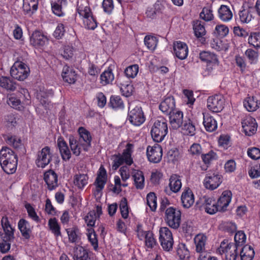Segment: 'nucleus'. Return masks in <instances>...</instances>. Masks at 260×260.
<instances>
[{"instance_id": "2", "label": "nucleus", "mask_w": 260, "mask_h": 260, "mask_svg": "<svg viewBox=\"0 0 260 260\" xmlns=\"http://www.w3.org/2000/svg\"><path fill=\"white\" fill-rule=\"evenodd\" d=\"M77 12L86 28L94 30L98 22L86 0H78Z\"/></svg>"}, {"instance_id": "46", "label": "nucleus", "mask_w": 260, "mask_h": 260, "mask_svg": "<svg viewBox=\"0 0 260 260\" xmlns=\"http://www.w3.org/2000/svg\"><path fill=\"white\" fill-rule=\"evenodd\" d=\"M5 140L8 144L13 147L14 148H20L22 145L21 139L16 136H6Z\"/></svg>"}, {"instance_id": "37", "label": "nucleus", "mask_w": 260, "mask_h": 260, "mask_svg": "<svg viewBox=\"0 0 260 260\" xmlns=\"http://www.w3.org/2000/svg\"><path fill=\"white\" fill-rule=\"evenodd\" d=\"M218 16L223 21H229L233 18V13L230 8L225 5H221L219 8Z\"/></svg>"}, {"instance_id": "59", "label": "nucleus", "mask_w": 260, "mask_h": 260, "mask_svg": "<svg viewBox=\"0 0 260 260\" xmlns=\"http://www.w3.org/2000/svg\"><path fill=\"white\" fill-rule=\"evenodd\" d=\"M200 18L206 21H209L213 19L214 16L212 10L210 7H204L200 14Z\"/></svg>"}, {"instance_id": "19", "label": "nucleus", "mask_w": 260, "mask_h": 260, "mask_svg": "<svg viewBox=\"0 0 260 260\" xmlns=\"http://www.w3.org/2000/svg\"><path fill=\"white\" fill-rule=\"evenodd\" d=\"M232 193L230 190H224L219 198L217 203L221 212H224L231 202Z\"/></svg>"}, {"instance_id": "43", "label": "nucleus", "mask_w": 260, "mask_h": 260, "mask_svg": "<svg viewBox=\"0 0 260 260\" xmlns=\"http://www.w3.org/2000/svg\"><path fill=\"white\" fill-rule=\"evenodd\" d=\"M88 177L87 174H77L74 176L75 185L80 189H82L88 183Z\"/></svg>"}, {"instance_id": "33", "label": "nucleus", "mask_w": 260, "mask_h": 260, "mask_svg": "<svg viewBox=\"0 0 260 260\" xmlns=\"http://www.w3.org/2000/svg\"><path fill=\"white\" fill-rule=\"evenodd\" d=\"M16 83L10 77L0 76V87L9 91L16 89Z\"/></svg>"}, {"instance_id": "50", "label": "nucleus", "mask_w": 260, "mask_h": 260, "mask_svg": "<svg viewBox=\"0 0 260 260\" xmlns=\"http://www.w3.org/2000/svg\"><path fill=\"white\" fill-rule=\"evenodd\" d=\"M177 253L180 259H185L189 257L190 253L186 245L184 243H180L178 245Z\"/></svg>"}, {"instance_id": "58", "label": "nucleus", "mask_w": 260, "mask_h": 260, "mask_svg": "<svg viewBox=\"0 0 260 260\" xmlns=\"http://www.w3.org/2000/svg\"><path fill=\"white\" fill-rule=\"evenodd\" d=\"M25 208L26 209L28 216L32 220L38 223L40 221L39 217L38 216L34 208L29 203L25 205Z\"/></svg>"}, {"instance_id": "32", "label": "nucleus", "mask_w": 260, "mask_h": 260, "mask_svg": "<svg viewBox=\"0 0 260 260\" xmlns=\"http://www.w3.org/2000/svg\"><path fill=\"white\" fill-rule=\"evenodd\" d=\"M73 253L74 260H90L88 250L82 246L79 245L75 246Z\"/></svg>"}, {"instance_id": "26", "label": "nucleus", "mask_w": 260, "mask_h": 260, "mask_svg": "<svg viewBox=\"0 0 260 260\" xmlns=\"http://www.w3.org/2000/svg\"><path fill=\"white\" fill-rule=\"evenodd\" d=\"M181 200L184 208H189L193 204L194 197L190 188H188L183 191Z\"/></svg>"}, {"instance_id": "60", "label": "nucleus", "mask_w": 260, "mask_h": 260, "mask_svg": "<svg viewBox=\"0 0 260 260\" xmlns=\"http://www.w3.org/2000/svg\"><path fill=\"white\" fill-rule=\"evenodd\" d=\"M138 65L133 64L127 67L124 70V73L127 77L134 78L138 74Z\"/></svg>"}, {"instance_id": "13", "label": "nucleus", "mask_w": 260, "mask_h": 260, "mask_svg": "<svg viewBox=\"0 0 260 260\" xmlns=\"http://www.w3.org/2000/svg\"><path fill=\"white\" fill-rule=\"evenodd\" d=\"M146 153L147 158L150 162L157 163L161 159L162 149L159 144H155L153 146L147 147Z\"/></svg>"}, {"instance_id": "18", "label": "nucleus", "mask_w": 260, "mask_h": 260, "mask_svg": "<svg viewBox=\"0 0 260 260\" xmlns=\"http://www.w3.org/2000/svg\"><path fill=\"white\" fill-rule=\"evenodd\" d=\"M169 120L171 127L173 129H177L181 127L183 122V112L175 110L169 115Z\"/></svg>"}, {"instance_id": "28", "label": "nucleus", "mask_w": 260, "mask_h": 260, "mask_svg": "<svg viewBox=\"0 0 260 260\" xmlns=\"http://www.w3.org/2000/svg\"><path fill=\"white\" fill-rule=\"evenodd\" d=\"M132 177L134 180V184L137 189H142L144 187L145 178L141 171L134 170L132 173Z\"/></svg>"}, {"instance_id": "49", "label": "nucleus", "mask_w": 260, "mask_h": 260, "mask_svg": "<svg viewBox=\"0 0 260 260\" xmlns=\"http://www.w3.org/2000/svg\"><path fill=\"white\" fill-rule=\"evenodd\" d=\"M145 246L147 248L152 249L157 245L156 239L152 232L147 231L145 238Z\"/></svg>"}, {"instance_id": "4", "label": "nucleus", "mask_w": 260, "mask_h": 260, "mask_svg": "<svg viewBox=\"0 0 260 260\" xmlns=\"http://www.w3.org/2000/svg\"><path fill=\"white\" fill-rule=\"evenodd\" d=\"M134 145L132 143H127L122 153L115 154L111 156L112 160L111 166L113 170H116L121 165L125 164L131 166L133 164L132 154L134 152Z\"/></svg>"}, {"instance_id": "3", "label": "nucleus", "mask_w": 260, "mask_h": 260, "mask_svg": "<svg viewBox=\"0 0 260 260\" xmlns=\"http://www.w3.org/2000/svg\"><path fill=\"white\" fill-rule=\"evenodd\" d=\"M0 164L6 173H15L17 166V155L10 148L3 147L0 151Z\"/></svg>"}, {"instance_id": "64", "label": "nucleus", "mask_w": 260, "mask_h": 260, "mask_svg": "<svg viewBox=\"0 0 260 260\" xmlns=\"http://www.w3.org/2000/svg\"><path fill=\"white\" fill-rule=\"evenodd\" d=\"M188 151L192 156H199L202 155V148L200 144L193 143L190 146Z\"/></svg>"}, {"instance_id": "16", "label": "nucleus", "mask_w": 260, "mask_h": 260, "mask_svg": "<svg viewBox=\"0 0 260 260\" xmlns=\"http://www.w3.org/2000/svg\"><path fill=\"white\" fill-rule=\"evenodd\" d=\"M181 186L182 183L180 176L173 174L171 176L169 179V188L166 187L165 191L167 194L171 195L172 192H178L180 190Z\"/></svg>"}, {"instance_id": "15", "label": "nucleus", "mask_w": 260, "mask_h": 260, "mask_svg": "<svg viewBox=\"0 0 260 260\" xmlns=\"http://www.w3.org/2000/svg\"><path fill=\"white\" fill-rule=\"evenodd\" d=\"M173 51L175 55L180 60L185 59L187 57L188 48L186 44L184 42L181 41L174 42Z\"/></svg>"}, {"instance_id": "40", "label": "nucleus", "mask_w": 260, "mask_h": 260, "mask_svg": "<svg viewBox=\"0 0 260 260\" xmlns=\"http://www.w3.org/2000/svg\"><path fill=\"white\" fill-rule=\"evenodd\" d=\"M1 223L4 231L3 234L11 237H14V229L12 228L7 216H3L2 217Z\"/></svg>"}, {"instance_id": "29", "label": "nucleus", "mask_w": 260, "mask_h": 260, "mask_svg": "<svg viewBox=\"0 0 260 260\" xmlns=\"http://www.w3.org/2000/svg\"><path fill=\"white\" fill-rule=\"evenodd\" d=\"M243 105L248 111L253 112L259 107L260 101L256 96H248L244 100Z\"/></svg>"}, {"instance_id": "24", "label": "nucleus", "mask_w": 260, "mask_h": 260, "mask_svg": "<svg viewBox=\"0 0 260 260\" xmlns=\"http://www.w3.org/2000/svg\"><path fill=\"white\" fill-rule=\"evenodd\" d=\"M61 76L63 80L69 84L75 83L77 80V74L74 70L67 65L62 69Z\"/></svg>"}, {"instance_id": "48", "label": "nucleus", "mask_w": 260, "mask_h": 260, "mask_svg": "<svg viewBox=\"0 0 260 260\" xmlns=\"http://www.w3.org/2000/svg\"><path fill=\"white\" fill-rule=\"evenodd\" d=\"M158 43L157 38L153 36H146L144 38V43L150 50L153 51L156 48Z\"/></svg>"}, {"instance_id": "5", "label": "nucleus", "mask_w": 260, "mask_h": 260, "mask_svg": "<svg viewBox=\"0 0 260 260\" xmlns=\"http://www.w3.org/2000/svg\"><path fill=\"white\" fill-rule=\"evenodd\" d=\"M168 132L167 120L162 117L156 119L152 126L151 134L153 140L156 142H161Z\"/></svg>"}, {"instance_id": "63", "label": "nucleus", "mask_w": 260, "mask_h": 260, "mask_svg": "<svg viewBox=\"0 0 260 260\" xmlns=\"http://www.w3.org/2000/svg\"><path fill=\"white\" fill-rule=\"evenodd\" d=\"M159 241L173 238L171 231L167 227H162L159 229Z\"/></svg>"}, {"instance_id": "22", "label": "nucleus", "mask_w": 260, "mask_h": 260, "mask_svg": "<svg viewBox=\"0 0 260 260\" xmlns=\"http://www.w3.org/2000/svg\"><path fill=\"white\" fill-rule=\"evenodd\" d=\"M193 29L195 36L204 43L206 40L204 36L206 34L204 23L200 20H196L193 22Z\"/></svg>"}, {"instance_id": "44", "label": "nucleus", "mask_w": 260, "mask_h": 260, "mask_svg": "<svg viewBox=\"0 0 260 260\" xmlns=\"http://www.w3.org/2000/svg\"><path fill=\"white\" fill-rule=\"evenodd\" d=\"M240 20L242 23H249L253 18L252 9L248 8L243 9L239 13Z\"/></svg>"}, {"instance_id": "35", "label": "nucleus", "mask_w": 260, "mask_h": 260, "mask_svg": "<svg viewBox=\"0 0 260 260\" xmlns=\"http://www.w3.org/2000/svg\"><path fill=\"white\" fill-rule=\"evenodd\" d=\"M204 209L205 211L210 214H214L218 211L221 212L217 205V203L210 198L205 199Z\"/></svg>"}, {"instance_id": "10", "label": "nucleus", "mask_w": 260, "mask_h": 260, "mask_svg": "<svg viewBox=\"0 0 260 260\" xmlns=\"http://www.w3.org/2000/svg\"><path fill=\"white\" fill-rule=\"evenodd\" d=\"M238 248L234 243H228L224 240L221 242L218 251L221 254H225V260H236Z\"/></svg>"}, {"instance_id": "12", "label": "nucleus", "mask_w": 260, "mask_h": 260, "mask_svg": "<svg viewBox=\"0 0 260 260\" xmlns=\"http://www.w3.org/2000/svg\"><path fill=\"white\" fill-rule=\"evenodd\" d=\"M224 100L221 95L209 96L207 100V108L212 112L217 113L224 107Z\"/></svg>"}, {"instance_id": "51", "label": "nucleus", "mask_w": 260, "mask_h": 260, "mask_svg": "<svg viewBox=\"0 0 260 260\" xmlns=\"http://www.w3.org/2000/svg\"><path fill=\"white\" fill-rule=\"evenodd\" d=\"M69 237V240L71 243H75L79 238V230L76 226L72 227L66 229Z\"/></svg>"}, {"instance_id": "57", "label": "nucleus", "mask_w": 260, "mask_h": 260, "mask_svg": "<svg viewBox=\"0 0 260 260\" xmlns=\"http://www.w3.org/2000/svg\"><path fill=\"white\" fill-rule=\"evenodd\" d=\"M87 236L94 249L96 250L98 248V241L94 230L92 228L88 229Z\"/></svg>"}, {"instance_id": "20", "label": "nucleus", "mask_w": 260, "mask_h": 260, "mask_svg": "<svg viewBox=\"0 0 260 260\" xmlns=\"http://www.w3.org/2000/svg\"><path fill=\"white\" fill-rule=\"evenodd\" d=\"M44 179L50 190L55 189L58 186V176L53 170H49L44 174Z\"/></svg>"}, {"instance_id": "61", "label": "nucleus", "mask_w": 260, "mask_h": 260, "mask_svg": "<svg viewBox=\"0 0 260 260\" xmlns=\"http://www.w3.org/2000/svg\"><path fill=\"white\" fill-rule=\"evenodd\" d=\"M98 217L96 216V213L94 210L89 211L85 217L84 220L87 223V226L93 227Z\"/></svg>"}, {"instance_id": "8", "label": "nucleus", "mask_w": 260, "mask_h": 260, "mask_svg": "<svg viewBox=\"0 0 260 260\" xmlns=\"http://www.w3.org/2000/svg\"><path fill=\"white\" fill-rule=\"evenodd\" d=\"M181 213L179 210L170 207L165 211V220L167 224L172 229H178L181 223Z\"/></svg>"}, {"instance_id": "30", "label": "nucleus", "mask_w": 260, "mask_h": 260, "mask_svg": "<svg viewBox=\"0 0 260 260\" xmlns=\"http://www.w3.org/2000/svg\"><path fill=\"white\" fill-rule=\"evenodd\" d=\"M14 239V237L6 235L0 232V251L2 253H6L10 250L11 242Z\"/></svg>"}, {"instance_id": "14", "label": "nucleus", "mask_w": 260, "mask_h": 260, "mask_svg": "<svg viewBox=\"0 0 260 260\" xmlns=\"http://www.w3.org/2000/svg\"><path fill=\"white\" fill-rule=\"evenodd\" d=\"M243 131L246 135H253L257 129V123L254 118L251 116H246L241 122Z\"/></svg>"}, {"instance_id": "39", "label": "nucleus", "mask_w": 260, "mask_h": 260, "mask_svg": "<svg viewBox=\"0 0 260 260\" xmlns=\"http://www.w3.org/2000/svg\"><path fill=\"white\" fill-rule=\"evenodd\" d=\"M207 238L203 234H198L194 238L197 252L203 253L205 249Z\"/></svg>"}, {"instance_id": "9", "label": "nucleus", "mask_w": 260, "mask_h": 260, "mask_svg": "<svg viewBox=\"0 0 260 260\" xmlns=\"http://www.w3.org/2000/svg\"><path fill=\"white\" fill-rule=\"evenodd\" d=\"M29 69L27 65L21 61H16L10 70L11 76L20 81L25 80L28 76Z\"/></svg>"}, {"instance_id": "38", "label": "nucleus", "mask_w": 260, "mask_h": 260, "mask_svg": "<svg viewBox=\"0 0 260 260\" xmlns=\"http://www.w3.org/2000/svg\"><path fill=\"white\" fill-rule=\"evenodd\" d=\"M48 225L50 231L56 237L61 236L60 225L56 218H50Z\"/></svg>"}, {"instance_id": "34", "label": "nucleus", "mask_w": 260, "mask_h": 260, "mask_svg": "<svg viewBox=\"0 0 260 260\" xmlns=\"http://www.w3.org/2000/svg\"><path fill=\"white\" fill-rule=\"evenodd\" d=\"M181 126L184 135L190 136H193L195 135L196 126L194 123L190 119L184 120Z\"/></svg>"}, {"instance_id": "55", "label": "nucleus", "mask_w": 260, "mask_h": 260, "mask_svg": "<svg viewBox=\"0 0 260 260\" xmlns=\"http://www.w3.org/2000/svg\"><path fill=\"white\" fill-rule=\"evenodd\" d=\"M235 243L237 247L243 246L246 240V236L244 232L240 231L237 232L234 237Z\"/></svg>"}, {"instance_id": "31", "label": "nucleus", "mask_w": 260, "mask_h": 260, "mask_svg": "<svg viewBox=\"0 0 260 260\" xmlns=\"http://www.w3.org/2000/svg\"><path fill=\"white\" fill-rule=\"evenodd\" d=\"M23 10L25 15L30 16L38 9V0H23Z\"/></svg>"}, {"instance_id": "42", "label": "nucleus", "mask_w": 260, "mask_h": 260, "mask_svg": "<svg viewBox=\"0 0 260 260\" xmlns=\"http://www.w3.org/2000/svg\"><path fill=\"white\" fill-rule=\"evenodd\" d=\"M114 76L111 69L105 70L100 76V83L103 85H106L114 80Z\"/></svg>"}, {"instance_id": "6", "label": "nucleus", "mask_w": 260, "mask_h": 260, "mask_svg": "<svg viewBox=\"0 0 260 260\" xmlns=\"http://www.w3.org/2000/svg\"><path fill=\"white\" fill-rule=\"evenodd\" d=\"M127 120L135 126H139L144 123L146 117L142 107L133 103L129 104Z\"/></svg>"}, {"instance_id": "27", "label": "nucleus", "mask_w": 260, "mask_h": 260, "mask_svg": "<svg viewBox=\"0 0 260 260\" xmlns=\"http://www.w3.org/2000/svg\"><path fill=\"white\" fill-rule=\"evenodd\" d=\"M203 125L206 131L213 132L217 128V122L214 117L209 114H203Z\"/></svg>"}, {"instance_id": "56", "label": "nucleus", "mask_w": 260, "mask_h": 260, "mask_svg": "<svg viewBox=\"0 0 260 260\" xmlns=\"http://www.w3.org/2000/svg\"><path fill=\"white\" fill-rule=\"evenodd\" d=\"M245 55L251 64L256 63L258 60V52L252 49H248L245 52Z\"/></svg>"}, {"instance_id": "47", "label": "nucleus", "mask_w": 260, "mask_h": 260, "mask_svg": "<svg viewBox=\"0 0 260 260\" xmlns=\"http://www.w3.org/2000/svg\"><path fill=\"white\" fill-rule=\"evenodd\" d=\"M66 0H51V4L53 12L57 16H61L62 15L61 6L65 4Z\"/></svg>"}, {"instance_id": "62", "label": "nucleus", "mask_w": 260, "mask_h": 260, "mask_svg": "<svg viewBox=\"0 0 260 260\" xmlns=\"http://www.w3.org/2000/svg\"><path fill=\"white\" fill-rule=\"evenodd\" d=\"M157 199L154 192H150L147 196V204L152 211H155L157 207Z\"/></svg>"}, {"instance_id": "23", "label": "nucleus", "mask_w": 260, "mask_h": 260, "mask_svg": "<svg viewBox=\"0 0 260 260\" xmlns=\"http://www.w3.org/2000/svg\"><path fill=\"white\" fill-rule=\"evenodd\" d=\"M57 146L62 159L66 161L69 160L71 157V153L67 143L62 137H60L58 138Z\"/></svg>"}, {"instance_id": "1", "label": "nucleus", "mask_w": 260, "mask_h": 260, "mask_svg": "<svg viewBox=\"0 0 260 260\" xmlns=\"http://www.w3.org/2000/svg\"><path fill=\"white\" fill-rule=\"evenodd\" d=\"M79 137H69V145L73 154L79 156L82 151L87 152L91 147V136L90 133L83 127L78 129Z\"/></svg>"}, {"instance_id": "41", "label": "nucleus", "mask_w": 260, "mask_h": 260, "mask_svg": "<svg viewBox=\"0 0 260 260\" xmlns=\"http://www.w3.org/2000/svg\"><path fill=\"white\" fill-rule=\"evenodd\" d=\"M254 255V251L253 248L248 245H244L240 252L241 260H252Z\"/></svg>"}, {"instance_id": "21", "label": "nucleus", "mask_w": 260, "mask_h": 260, "mask_svg": "<svg viewBox=\"0 0 260 260\" xmlns=\"http://www.w3.org/2000/svg\"><path fill=\"white\" fill-rule=\"evenodd\" d=\"M48 42V38L40 31H35L30 38V44L36 47H40L43 46Z\"/></svg>"}, {"instance_id": "53", "label": "nucleus", "mask_w": 260, "mask_h": 260, "mask_svg": "<svg viewBox=\"0 0 260 260\" xmlns=\"http://www.w3.org/2000/svg\"><path fill=\"white\" fill-rule=\"evenodd\" d=\"M199 58L202 61L206 62L207 63L217 59V57L215 54L208 51L201 52L199 53Z\"/></svg>"}, {"instance_id": "11", "label": "nucleus", "mask_w": 260, "mask_h": 260, "mask_svg": "<svg viewBox=\"0 0 260 260\" xmlns=\"http://www.w3.org/2000/svg\"><path fill=\"white\" fill-rule=\"evenodd\" d=\"M51 159L50 148L46 146L38 152L36 164L38 167L44 168L50 162Z\"/></svg>"}, {"instance_id": "7", "label": "nucleus", "mask_w": 260, "mask_h": 260, "mask_svg": "<svg viewBox=\"0 0 260 260\" xmlns=\"http://www.w3.org/2000/svg\"><path fill=\"white\" fill-rule=\"evenodd\" d=\"M223 180L222 175L217 171H208L204 179V187L208 189L213 190L219 186Z\"/></svg>"}, {"instance_id": "25", "label": "nucleus", "mask_w": 260, "mask_h": 260, "mask_svg": "<svg viewBox=\"0 0 260 260\" xmlns=\"http://www.w3.org/2000/svg\"><path fill=\"white\" fill-rule=\"evenodd\" d=\"M18 226L22 237L25 239H29L32 229L29 222L24 219H20L18 221Z\"/></svg>"}, {"instance_id": "17", "label": "nucleus", "mask_w": 260, "mask_h": 260, "mask_svg": "<svg viewBox=\"0 0 260 260\" xmlns=\"http://www.w3.org/2000/svg\"><path fill=\"white\" fill-rule=\"evenodd\" d=\"M159 108L166 115H169L175 111V101L174 97L170 95L166 97L160 103Z\"/></svg>"}, {"instance_id": "36", "label": "nucleus", "mask_w": 260, "mask_h": 260, "mask_svg": "<svg viewBox=\"0 0 260 260\" xmlns=\"http://www.w3.org/2000/svg\"><path fill=\"white\" fill-rule=\"evenodd\" d=\"M162 8V5L159 2H157L153 7L147 8L145 13L146 17L152 19L155 18L157 14L161 12Z\"/></svg>"}, {"instance_id": "45", "label": "nucleus", "mask_w": 260, "mask_h": 260, "mask_svg": "<svg viewBox=\"0 0 260 260\" xmlns=\"http://www.w3.org/2000/svg\"><path fill=\"white\" fill-rule=\"evenodd\" d=\"M109 106L115 110L124 108V103L119 96L112 95L110 98Z\"/></svg>"}, {"instance_id": "52", "label": "nucleus", "mask_w": 260, "mask_h": 260, "mask_svg": "<svg viewBox=\"0 0 260 260\" xmlns=\"http://www.w3.org/2000/svg\"><path fill=\"white\" fill-rule=\"evenodd\" d=\"M219 68V61L217 59L215 61H212L211 62L207 63L206 68L205 70V76L209 75L214 73L216 70H218Z\"/></svg>"}, {"instance_id": "54", "label": "nucleus", "mask_w": 260, "mask_h": 260, "mask_svg": "<svg viewBox=\"0 0 260 260\" xmlns=\"http://www.w3.org/2000/svg\"><path fill=\"white\" fill-rule=\"evenodd\" d=\"M248 43L256 49L260 48V33H251L248 38Z\"/></svg>"}]
</instances>
